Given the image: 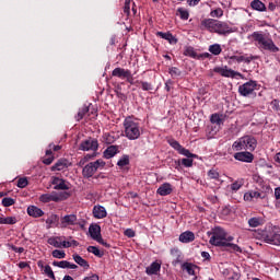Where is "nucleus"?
I'll list each match as a JSON object with an SVG mask.
<instances>
[{
	"label": "nucleus",
	"instance_id": "nucleus-1",
	"mask_svg": "<svg viewBox=\"0 0 280 280\" xmlns=\"http://www.w3.org/2000/svg\"><path fill=\"white\" fill-rule=\"evenodd\" d=\"M209 244L218 248H229L232 253H242V247L237 244L226 242V231L221 226H214L208 232Z\"/></svg>",
	"mask_w": 280,
	"mask_h": 280
},
{
	"label": "nucleus",
	"instance_id": "nucleus-2",
	"mask_svg": "<svg viewBox=\"0 0 280 280\" xmlns=\"http://www.w3.org/2000/svg\"><path fill=\"white\" fill-rule=\"evenodd\" d=\"M122 126L125 137L129 141H137V139H140L141 135H143V127H141V122L137 118L130 116L126 117Z\"/></svg>",
	"mask_w": 280,
	"mask_h": 280
},
{
	"label": "nucleus",
	"instance_id": "nucleus-3",
	"mask_svg": "<svg viewBox=\"0 0 280 280\" xmlns=\"http://www.w3.org/2000/svg\"><path fill=\"white\" fill-rule=\"evenodd\" d=\"M249 38H253L256 47H258L260 51H270V54H278L279 51V47H277L272 38L266 37L261 32L256 31L252 33Z\"/></svg>",
	"mask_w": 280,
	"mask_h": 280
},
{
	"label": "nucleus",
	"instance_id": "nucleus-4",
	"mask_svg": "<svg viewBox=\"0 0 280 280\" xmlns=\"http://www.w3.org/2000/svg\"><path fill=\"white\" fill-rule=\"evenodd\" d=\"M233 150L236 152H242V150H248L249 152H255L257 148V139L253 136H244L238 140L234 141L232 144Z\"/></svg>",
	"mask_w": 280,
	"mask_h": 280
},
{
	"label": "nucleus",
	"instance_id": "nucleus-5",
	"mask_svg": "<svg viewBox=\"0 0 280 280\" xmlns=\"http://www.w3.org/2000/svg\"><path fill=\"white\" fill-rule=\"evenodd\" d=\"M105 166L106 162L102 159H98L95 162H90L83 167L82 176L83 178H93L95 172H97V170H103Z\"/></svg>",
	"mask_w": 280,
	"mask_h": 280
},
{
	"label": "nucleus",
	"instance_id": "nucleus-6",
	"mask_svg": "<svg viewBox=\"0 0 280 280\" xmlns=\"http://www.w3.org/2000/svg\"><path fill=\"white\" fill-rule=\"evenodd\" d=\"M261 238L266 244H271L272 246H280V234L277 233L272 228H266L261 233Z\"/></svg>",
	"mask_w": 280,
	"mask_h": 280
},
{
	"label": "nucleus",
	"instance_id": "nucleus-7",
	"mask_svg": "<svg viewBox=\"0 0 280 280\" xmlns=\"http://www.w3.org/2000/svg\"><path fill=\"white\" fill-rule=\"evenodd\" d=\"M256 89H257V81L249 80L238 86V93L240 95H242V97H249V95L257 97V93H255Z\"/></svg>",
	"mask_w": 280,
	"mask_h": 280
},
{
	"label": "nucleus",
	"instance_id": "nucleus-8",
	"mask_svg": "<svg viewBox=\"0 0 280 280\" xmlns=\"http://www.w3.org/2000/svg\"><path fill=\"white\" fill-rule=\"evenodd\" d=\"M167 143L168 145H171V148H173V150H176L178 154H182V156H186L187 159H196L197 156L196 154L191 153V151H189L188 149L182 147L180 142H178L175 139H168Z\"/></svg>",
	"mask_w": 280,
	"mask_h": 280
},
{
	"label": "nucleus",
	"instance_id": "nucleus-9",
	"mask_svg": "<svg viewBox=\"0 0 280 280\" xmlns=\"http://www.w3.org/2000/svg\"><path fill=\"white\" fill-rule=\"evenodd\" d=\"M100 148V142L95 138H88L80 143L79 150L82 152H96Z\"/></svg>",
	"mask_w": 280,
	"mask_h": 280
},
{
	"label": "nucleus",
	"instance_id": "nucleus-10",
	"mask_svg": "<svg viewBox=\"0 0 280 280\" xmlns=\"http://www.w3.org/2000/svg\"><path fill=\"white\" fill-rule=\"evenodd\" d=\"M214 73H220L222 75V78H242L244 79V74L235 71L231 68H229L228 66L225 67H215L213 69Z\"/></svg>",
	"mask_w": 280,
	"mask_h": 280
},
{
	"label": "nucleus",
	"instance_id": "nucleus-11",
	"mask_svg": "<svg viewBox=\"0 0 280 280\" xmlns=\"http://www.w3.org/2000/svg\"><path fill=\"white\" fill-rule=\"evenodd\" d=\"M51 185H54V189L57 191H67L71 189V187H69L71 184L69 182L57 176L51 177Z\"/></svg>",
	"mask_w": 280,
	"mask_h": 280
},
{
	"label": "nucleus",
	"instance_id": "nucleus-12",
	"mask_svg": "<svg viewBox=\"0 0 280 280\" xmlns=\"http://www.w3.org/2000/svg\"><path fill=\"white\" fill-rule=\"evenodd\" d=\"M233 32H235V28L231 27L229 23L218 20L217 28L214 31L215 34H219L220 36H228V34H233Z\"/></svg>",
	"mask_w": 280,
	"mask_h": 280
},
{
	"label": "nucleus",
	"instance_id": "nucleus-13",
	"mask_svg": "<svg viewBox=\"0 0 280 280\" xmlns=\"http://www.w3.org/2000/svg\"><path fill=\"white\" fill-rule=\"evenodd\" d=\"M78 222V215L75 214H66L60 218V229H67L69 226H75Z\"/></svg>",
	"mask_w": 280,
	"mask_h": 280
},
{
	"label": "nucleus",
	"instance_id": "nucleus-14",
	"mask_svg": "<svg viewBox=\"0 0 280 280\" xmlns=\"http://www.w3.org/2000/svg\"><path fill=\"white\" fill-rule=\"evenodd\" d=\"M234 159L241 161V163H253L255 155L248 151H241L234 154Z\"/></svg>",
	"mask_w": 280,
	"mask_h": 280
},
{
	"label": "nucleus",
	"instance_id": "nucleus-15",
	"mask_svg": "<svg viewBox=\"0 0 280 280\" xmlns=\"http://www.w3.org/2000/svg\"><path fill=\"white\" fill-rule=\"evenodd\" d=\"M90 236L95 241L102 237V226L97 223H92L89 226Z\"/></svg>",
	"mask_w": 280,
	"mask_h": 280
},
{
	"label": "nucleus",
	"instance_id": "nucleus-16",
	"mask_svg": "<svg viewBox=\"0 0 280 280\" xmlns=\"http://www.w3.org/2000/svg\"><path fill=\"white\" fill-rule=\"evenodd\" d=\"M131 72L132 71H130L129 69L115 68L112 71V77L113 78H119V80H127Z\"/></svg>",
	"mask_w": 280,
	"mask_h": 280
},
{
	"label": "nucleus",
	"instance_id": "nucleus-17",
	"mask_svg": "<svg viewBox=\"0 0 280 280\" xmlns=\"http://www.w3.org/2000/svg\"><path fill=\"white\" fill-rule=\"evenodd\" d=\"M217 26H218V20L205 19L201 21V28L208 30V32H215Z\"/></svg>",
	"mask_w": 280,
	"mask_h": 280
},
{
	"label": "nucleus",
	"instance_id": "nucleus-18",
	"mask_svg": "<svg viewBox=\"0 0 280 280\" xmlns=\"http://www.w3.org/2000/svg\"><path fill=\"white\" fill-rule=\"evenodd\" d=\"M159 272H161V262L159 260L153 261L145 268V273L149 275V277H152V275H159Z\"/></svg>",
	"mask_w": 280,
	"mask_h": 280
},
{
	"label": "nucleus",
	"instance_id": "nucleus-19",
	"mask_svg": "<svg viewBox=\"0 0 280 280\" xmlns=\"http://www.w3.org/2000/svg\"><path fill=\"white\" fill-rule=\"evenodd\" d=\"M67 167H69V160L60 159L51 166V172H62V170H67Z\"/></svg>",
	"mask_w": 280,
	"mask_h": 280
},
{
	"label": "nucleus",
	"instance_id": "nucleus-20",
	"mask_svg": "<svg viewBox=\"0 0 280 280\" xmlns=\"http://www.w3.org/2000/svg\"><path fill=\"white\" fill-rule=\"evenodd\" d=\"M93 215L96 218V220H103V218L108 215V212H106V208L103 206H94Z\"/></svg>",
	"mask_w": 280,
	"mask_h": 280
},
{
	"label": "nucleus",
	"instance_id": "nucleus-21",
	"mask_svg": "<svg viewBox=\"0 0 280 280\" xmlns=\"http://www.w3.org/2000/svg\"><path fill=\"white\" fill-rule=\"evenodd\" d=\"M194 240H196V234L191 231H186L179 235V242H182V244H190Z\"/></svg>",
	"mask_w": 280,
	"mask_h": 280
},
{
	"label": "nucleus",
	"instance_id": "nucleus-22",
	"mask_svg": "<svg viewBox=\"0 0 280 280\" xmlns=\"http://www.w3.org/2000/svg\"><path fill=\"white\" fill-rule=\"evenodd\" d=\"M174 191V188L172 187V184L164 183L158 188L159 196H170Z\"/></svg>",
	"mask_w": 280,
	"mask_h": 280
},
{
	"label": "nucleus",
	"instance_id": "nucleus-23",
	"mask_svg": "<svg viewBox=\"0 0 280 280\" xmlns=\"http://www.w3.org/2000/svg\"><path fill=\"white\" fill-rule=\"evenodd\" d=\"M27 214L31 218H43V215H45V212L43 211V209H40L36 206H30L27 208Z\"/></svg>",
	"mask_w": 280,
	"mask_h": 280
},
{
	"label": "nucleus",
	"instance_id": "nucleus-24",
	"mask_svg": "<svg viewBox=\"0 0 280 280\" xmlns=\"http://www.w3.org/2000/svg\"><path fill=\"white\" fill-rule=\"evenodd\" d=\"M156 36H160V38H163L164 40H167L170 43V45H176V43H178V39L172 35V33L170 32H158Z\"/></svg>",
	"mask_w": 280,
	"mask_h": 280
},
{
	"label": "nucleus",
	"instance_id": "nucleus-25",
	"mask_svg": "<svg viewBox=\"0 0 280 280\" xmlns=\"http://www.w3.org/2000/svg\"><path fill=\"white\" fill-rule=\"evenodd\" d=\"M119 154V147L117 145H109L104 152V159H113V156Z\"/></svg>",
	"mask_w": 280,
	"mask_h": 280
},
{
	"label": "nucleus",
	"instance_id": "nucleus-26",
	"mask_svg": "<svg viewBox=\"0 0 280 280\" xmlns=\"http://www.w3.org/2000/svg\"><path fill=\"white\" fill-rule=\"evenodd\" d=\"M62 236H50L47 240V244L54 246V248H62Z\"/></svg>",
	"mask_w": 280,
	"mask_h": 280
},
{
	"label": "nucleus",
	"instance_id": "nucleus-27",
	"mask_svg": "<svg viewBox=\"0 0 280 280\" xmlns=\"http://www.w3.org/2000/svg\"><path fill=\"white\" fill-rule=\"evenodd\" d=\"M72 259L75 261V264H78V266H81V268L89 270V268H90L89 261H86V259L82 258V256L74 254L72 256Z\"/></svg>",
	"mask_w": 280,
	"mask_h": 280
},
{
	"label": "nucleus",
	"instance_id": "nucleus-28",
	"mask_svg": "<svg viewBox=\"0 0 280 280\" xmlns=\"http://www.w3.org/2000/svg\"><path fill=\"white\" fill-rule=\"evenodd\" d=\"M250 8L257 12H266V4L260 0H253L250 2Z\"/></svg>",
	"mask_w": 280,
	"mask_h": 280
},
{
	"label": "nucleus",
	"instance_id": "nucleus-29",
	"mask_svg": "<svg viewBox=\"0 0 280 280\" xmlns=\"http://www.w3.org/2000/svg\"><path fill=\"white\" fill-rule=\"evenodd\" d=\"M183 270H186L190 277H196V268H198L196 265L191 262H184L182 265Z\"/></svg>",
	"mask_w": 280,
	"mask_h": 280
},
{
	"label": "nucleus",
	"instance_id": "nucleus-30",
	"mask_svg": "<svg viewBox=\"0 0 280 280\" xmlns=\"http://www.w3.org/2000/svg\"><path fill=\"white\" fill-rule=\"evenodd\" d=\"M230 60H236V62H246V65H250L253 60H255V56L244 57V56H231Z\"/></svg>",
	"mask_w": 280,
	"mask_h": 280
},
{
	"label": "nucleus",
	"instance_id": "nucleus-31",
	"mask_svg": "<svg viewBox=\"0 0 280 280\" xmlns=\"http://www.w3.org/2000/svg\"><path fill=\"white\" fill-rule=\"evenodd\" d=\"M248 224L252 229H257L264 224V219L261 217H253L248 220Z\"/></svg>",
	"mask_w": 280,
	"mask_h": 280
},
{
	"label": "nucleus",
	"instance_id": "nucleus-32",
	"mask_svg": "<svg viewBox=\"0 0 280 280\" xmlns=\"http://www.w3.org/2000/svg\"><path fill=\"white\" fill-rule=\"evenodd\" d=\"M184 56L198 60V52H196V49L192 46H186L184 48Z\"/></svg>",
	"mask_w": 280,
	"mask_h": 280
},
{
	"label": "nucleus",
	"instance_id": "nucleus-33",
	"mask_svg": "<svg viewBox=\"0 0 280 280\" xmlns=\"http://www.w3.org/2000/svg\"><path fill=\"white\" fill-rule=\"evenodd\" d=\"M60 218L57 214H50L46 219V224H48L47 229H51V226H58V221Z\"/></svg>",
	"mask_w": 280,
	"mask_h": 280
},
{
	"label": "nucleus",
	"instance_id": "nucleus-34",
	"mask_svg": "<svg viewBox=\"0 0 280 280\" xmlns=\"http://www.w3.org/2000/svg\"><path fill=\"white\" fill-rule=\"evenodd\" d=\"M89 105H84V106H82L80 109H79V112H78V114L75 115V117H74V119L77 120V121H82V119H84V117H85V115L89 113Z\"/></svg>",
	"mask_w": 280,
	"mask_h": 280
},
{
	"label": "nucleus",
	"instance_id": "nucleus-35",
	"mask_svg": "<svg viewBox=\"0 0 280 280\" xmlns=\"http://www.w3.org/2000/svg\"><path fill=\"white\" fill-rule=\"evenodd\" d=\"M210 54H212L213 56H220L222 54V46H220V44H213L209 46Z\"/></svg>",
	"mask_w": 280,
	"mask_h": 280
},
{
	"label": "nucleus",
	"instance_id": "nucleus-36",
	"mask_svg": "<svg viewBox=\"0 0 280 280\" xmlns=\"http://www.w3.org/2000/svg\"><path fill=\"white\" fill-rule=\"evenodd\" d=\"M88 253H92V255H95V257H104V252L100 250L97 246H89Z\"/></svg>",
	"mask_w": 280,
	"mask_h": 280
},
{
	"label": "nucleus",
	"instance_id": "nucleus-37",
	"mask_svg": "<svg viewBox=\"0 0 280 280\" xmlns=\"http://www.w3.org/2000/svg\"><path fill=\"white\" fill-rule=\"evenodd\" d=\"M244 187V179H237L234 183L231 184L230 189L232 191H240Z\"/></svg>",
	"mask_w": 280,
	"mask_h": 280
},
{
	"label": "nucleus",
	"instance_id": "nucleus-38",
	"mask_svg": "<svg viewBox=\"0 0 280 280\" xmlns=\"http://www.w3.org/2000/svg\"><path fill=\"white\" fill-rule=\"evenodd\" d=\"M118 167H126V165H130V155H122L121 159L117 162Z\"/></svg>",
	"mask_w": 280,
	"mask_h": 280
},
{
	"label": "nucleus",
	"instance_id": "nucleus-39",
	"mask_svg": "<svg viewBox=\"0 0 280 280\" xmlns=\"http://www.w3.org/2000/svg\"><path fill=\"white\" fill-rule=\"evenodd\" d=\"M16 217H0V224H16Z\"/></svg>",
	"mask_w": 280,
	"mask_h": 280
},
{
	"label": "nucleus",
	"instance_id": "nucleus-40",
	"mask_svg": "<svg viewBox=\"0 0 280 280\" xmlns=\"http://www.w3.org/2000/svg\"><path fill=\"white\" fill-rule=\"evenodd\" d=\"M51 255L55 259H65V257H67V253L60 249H54Z\"/></svg>",
	"mask_w": 280,
	"mask_h": 280
},
{
	"label": "nucleus",
	"instance_id": "nucleus-41",
	"mask_svg": "<svg viewBox=\"0 0 280 280\" xmlns=\"http://www.w3.org/2000/svg\"><path fill=\"white\" fill-rule=\"evenodd\" d=\"M44 275H46V277H48V279L56 280V275H54V270L51 269V266H49V265H46L44 267Z\"/></svg>",
	"mask_w": 280,
	"mask_h": 280
},
{
	"label": "nucleus",
	"instance_id": "nucleus-42",
	"mask_svg": "<svg viewBox=\"0 0 280 280\" xmlns=\"http://www.w3.org/2000/svg\"><path fill=\"white\" fill-rule=\"evenodd\" d=\"M168 73L173 78H180V75H183V71H180V69H178L176 67L170 68Z\"/></svg>",
	"mask_w": 280,
	"mask_h": 280
},
{
	"label": "nucleus",
	"instance_id": "nucleus-43",
	"mask_svg": "<svg viewBox=\"0 0 280 280\" xmlns=\"http://www.w3.org/2000/svg\"><path fill=\"white\" fill-rule=\"evenodd\" d=\"M50 195V202H60V200H63L62 194H58L57 191H52Z\"/></svg>",
	"mask_w": 280,
	"mask_h": 280
},
{
	"label": "nucleus",
	"instance_id": "nucleus-44",
	"mask_svg": "<svg viewBox=\"0 0 280 280\" xmlns=\"http://www.w3.org/2000/svg\"><path fill=\"white\" fill-rule=\"evenodd\" d=\"M16 200H14L12 197H4L2 199V207H12V205H15Z\"/></svg>",
	"mask_w": 280,
	"mask_h": 280
},
{
	"label": "nucleus",
	"instance_id": "nucleus-45",
	"mask_svg": "<svg viewBox=\"0 0 280 280\" xmlns=\"http://www.w3.org/2000/svg\"><path fill=\"white\" fill-rule=\"evenodd\" d=\"M180 161V165H184V167H192L194 166V160L191 158H184Z\"/></svg>",
	"mask_w": 280,
	"mask_h": 280
},
{
	"label": "nucleus",
	"instance_id": "nucleus-46",
	"mask_svg": "<svg viewBox=\"0 0 280 280\" xmlns=\"http://www.w3.org/2000/svg\"><path fill=\"white\" fill-rule=\"evenodd\" d=\"M177 12L179 13V16H180L182 21H188L189 20V11H187L183 8H179L177 10Z\"/></svg>",
	"mask_w": 280,
	"mask_h": 280
},
{
	"label": "nucleus",
	"instance_id": "nucleus-47",
	"mask_svg": "<svg viewBox=\"0 0 280 280\" xmlns=\"http://www.w3.org/2000/svg\"><path fill=\"white\" fill-rule=\"evenodd\" d=\"M27 185H30V182L27 180V177H21L19 180H18V187L20 189H25V187H27Z\"/></svg>",
	"mask_w": 280,
	"mask_h": 280
},
{
	"label": "nucleus",
	"instance_id": "nucleus-48",
	"mask_svg": "<svg viewBox=\"0 0 280 280\" xmlns=\"http://www.w3.org/2000/svg\"><path fill=\"white\" fill-rule=\"evenodd\" d=\"M223 15H224V11H222V9L220 8L210 12V16H212V19H220Z\"/></svg>",
	"mask_w": 280,
	"mask_h": 280
},
{
	"label": "nucleus",
	"instance_id": "nucleus-49",
	"mask_svg": "<svg viewBox=\"0 0 280 280\" xmlns=\"http://www.w3.org/2000/svg\"><path fill=\"white\" fill-rule=\"evenodd\" d=\"M68 261L69 260H61V261L54 260L52 266H55L56 268H63L65 269L68 266Z\"/></svg>",
	"mask_w": 280,
	"mask_h": 280
},
{
	"label": "nucleus",
	"instance_id": "nucleus-50",
	"mask_svg": "<svg viewBox=\"0 0 280 280\" xmlns=\"http://www.w3.org/2000/svg\"><path fill=\"white\" fill-rule=\"evenodd\" d=\"M96 154L93 153V154H86L84 156V159H81L80 162H79V167H83L84 163H86V161H89V159H95Z\"/></svg>",
	"mask_w": 280,
	"mask_h": 280
},
{
	"label": "nucleus",
	"instance_id": "nucleus-51",
	"mask_svg": "<svg viewBox=\"0 0 280 280\" xmlns=\"http://www.w3.org/2000/svg\"><path fill=\"white\" fill-rule=\"evenodd\" d=\"M208 176L209 178H211L212 180H218V178H220V173H218V171L215 170H210L208 172Z\"/></svg>",
	"mask_w": 280,
	"mask_h": 280
},
{
	"label": "nucleus",
	"instance_id": "nucleus-52",
	"mask_svg": "<svg viewBox=\"0 0 280 280\" xmlns=\"http://www.w3.org/2000/svg\"><path fill=\"white\" fill-rule=\"evenodd\" d=\"M142 91H152L153 86L152 83L147 82V81H140Z\"/></svg>",
	"mask_w": 280,
	"mask_h": 280
},
{
	"label": "nucleus",
	"instance_id": "nucleus-53",
	"mask_svg": "<svg viewBox=\"0 0 280 280\" xmlns=\"http://www.w3.org/2000/svg\"><path fill=\"white\" fill-rule=\"evenodd\" d=\"M39 202H44V203H47V202H51V197L49 194H43L39 196Z\"/></svg>",
	"mask_w": 280,
	"mask_h": 280
},
{
	"label": "nucleus",
	"instance_id": "nucleus-54",
	"mask_svg": "<svg viewBox=\"0 0 280 280\" xmlns=\"http://www.w3.org/2000/svg\"><path fill=\"white\" fill-rule=\"evenodd\" d=\"M115 141H117V138H115V136L110 133H105V142L107 144L115 143Z\"/></svg>",
	"mask_w": 280,
	"mask_h": 280
},
{
	"label": "nucleus",
	"instance_id": "nucleus-55",
	"mask_svg": "<svg viewBox=\"0 0 280 280\" xmlns=\"http://www.w3.org/2000/svg\"><path fill=\"white\" fill-rule=\"evenodd\" d=\"M176 254H177V257H176L175 264H180V250L178 248L171 249V255H176Z\"/></svg>",
	"mask_w": 280,
	"mask_h": 280
},
{
	"label": "nucleus",
	"instance_id": "nucleus-56",
	"mask_svg": "<svg viewBox=\"0 0 280 280\" xmlns=\"http://www.w3.org/2000/svg\"><path fill=\"white\" fill-rule=\"evenodd\" d=\"M124 13L127 16H130V0H125Z\"/></svg>",
	"mask_w": 280,
	"mask_h": 280
},
{
	"label": "nucleus",
	"instance_id": "nucleus-57",
	"mask_svg": "<svg viewBox=\"0 0 280 280\" xmlns=\"http://www.w3.org/2000/svg\"><path fill=\"white\" fill-rule=\"evenodd\" d=\"M210 120L211 124H221L222 118H220V115L218 114H212Z\"/></svg>",
	"mask_w": 280,
	"mask_h": 280
},
{
	"label": "nucleus",
	"instance_id": "nucleus-58",
	"mask_svg": "<svg viewBox=\"0 0 280 280\" xmlns=\"http://www.w3.org/2000/svg\"><path fill=\"white\" fill-rule=\"evenodd\" d=\"M96 242L98 244H101L102 246H105V248H110V244H108L106 241H104V238H102V236L100 238H97Z\"/></svg>",
	"mask_w": 280,
	"mask_h": 280
},
{
	"label": "nucleus",
	"instance_id": "nucleus-59",
	"mask_svg": "<svg viewBox=\"0 0 280 280\" xmlns=\"http://www.w3.org/2000/svg\"><path fill=\"white\" fill-rule=\"evenodd\" d=\"M172 166L177 170L178 172H180L182 167H180V160H173V164Z\"/></svg>",
	"mask_w": 280,
	"mask_h": 280
},
{
	"label": "nucleus",
	"instance_id": "nucleus-60",
	"mask_svg": "<svg viewBox=\"0 0 280 280\" xmlns=\"http://www.w3.org/2000/svg\"><path fill=\"white\" fill-rule=\"evenodd\" d=\"M201 257L206 259V261H211V254H209V252H201Z\"/></svg>",
	"mask_w": 280,
	"mask_h": 280
},
{
	"label": "nucleus",
	"instance_id": "nucleus-61",
	"mask_svg": "<svg viewBox=\"0 0 280 280\" xmlns=\"http://www.w3.org/2000/svg\"><path fill=\"white\" fill-rule=\"evenodd\" d=\"M125 235H126V237H135L136 234L132 229H127L125 231Z\"/></svg>",
	"mask_w": 280,
	"mask_h": 280
},
{
	"label": "nucleus",
	"instance_id": "nucleus-62",
	"mask_svg": "<svg viewBox=\"0 0 280 280\" xmlns=\"http://www.w3.org/2000/svg\"><path fill=\"white\" fill-rule=\"evenodd\" d=\"M43 163L44 165H51V163H54V156L44 159Z\"/></svg>",
	"mask_w": 280,
	"mask_h": 280
},
{
	"label": "nucleus",
	"instance_id": "nucleus-63",
	"mask_svg": "<svg viewBox=\"0 0 280 280\" xmlns=\"http://www.w3.org/2000/svg\"><path fill=\"white\" fill-rule=\"evenodd\" d=\"M231 280H240V273L237 271H232V276H230Z\"/></svg>",
	"mask_w": 280,
	"mask_h": 280
},
{
	"label": "nucleus",
	"instance_id": "nucleus-64",
	"mask_svg": "<svg viewBox=\"0 0 280 280\" xmlns=\"http://www.w3.org/2000/svg\"><path fill=\"white\" fill-rule=\"evenodd\" d=\"M83 280H100V276L97 275H92L90 277H85Z\"/></svg>",
	"mask_w": 280,
	"mask_h": 280
}]
</instances>
